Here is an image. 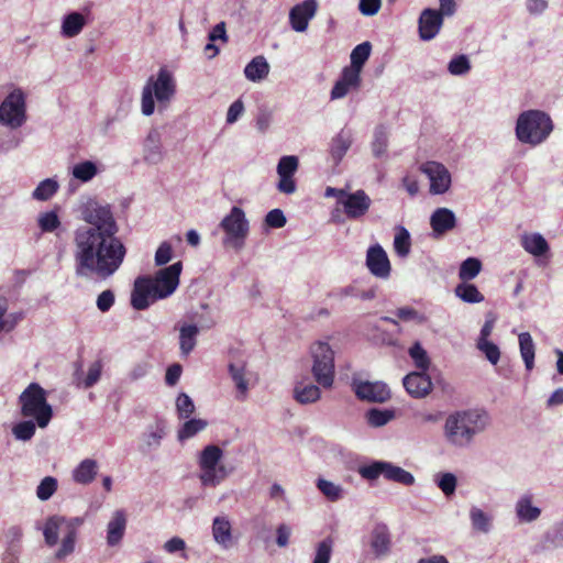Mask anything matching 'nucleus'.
<instances>
[{
  "instance_id": "58",
  "label": "nucleus",
  "mask_w": 563,
  "mask_h": 563,
  "mask_svg": "<svg viewBox=\"0 0 563 563\" xmlns=\"http://www.w3.org/2000/svg\"><path fill=\"white\" fill-rule=\"evenodd\" d=\"M396 317L401 321L413 322L417 324L426 322V317L411 307H401L397 309Z\"/></svg>"
},
{
  "instance_id": "46",
  "label": "nucleus",
  "mask_w": 563,
  "mask_h": 563,
  "mask_svg": "<svg viewBox=\"0 0 563 563\" xmlns=\"http://www.w3.org/2000/svg\"><path fill=\"white\" fill-rule=\"evenodd\" d=\"M36 421L33 419L23 420L12 427V434L15 440L30 441L36 432Z\"/></svg>"
},
{
  "instance_id": "30",
  "label": "nucleus",
  "mask_w": 563,
  "mask_h": 563,
  "mask_svg": "<svg viewBox=\"0 0 563 563\" xmlns=\"http://www.w3.org/2000/svg\"><path fill=\"white\" fill-rule=\"evenodd\" d=\"M394 231V252L400 260H406L410 255L412 245L410 232L402 225H396Z\"/></svg>"
},
{
  "instance_id": "7",
  "label": "nucleus",
  "mask_w": 563,
  "mask_h": 563,
  "mask_svg": "<svg viewBox=\"0 0 563 563\" xmlns=\"http://www.w3.org/2000/svg\"><path fill=\"white\" fill-rule=\"evenodd\" d=\"M21 416L32 418L38 428H46L53 418V408L47 401L46 390L37 383H31L18 399Z\"/></svg>"
},
{
  "instance_id": "56",
  "label": "nucleus",
  "mask_w": 563,
  "mask_h": 563,
  "mask_svg": "<svg viewBox=\"0 0 563 563\" xmlns=\"http://www.w3.org/2000/svg\"><path fill=\"white\" fill-rule=\"evenodd\" d=\"M37 223L43 232H53L60 225L59 218L55 211L40 213Z\"/></svg>"
},
{
  "instance_id": "31",
  "label": "nucleus",
  "mask_w": 563,
  "mask_h": 563,
  "mask_svg": "<svg viewBox=\"0 0 563 563\" xmlns=\"http://www.w3.org/2000/svg\"><path fill=\"white\" fill-rule=\"evenodd\" d=\"M521 246L533 256H543L549 250V243L540 233H526L521 236Z\"/></svg>"
},
{
  "instance_id": "47",
  "label": "nucleus",
  "mask_w": 563,
  "mask_h": 563,
  "mask_svg": "<svg viewBox=\"0 0 563 563\" xmlns=\"http://www.w3.org/2000/svg\"><path fill=\"white\" fill-rule=\"evenodd\" d=\"M482 269V263L476 257H468L463 261L459 269V278L462 282H468L474 279Z\"/></svg>"
},
{
  "instance_id": "42",
  "label": "nucleus",
  "mask_w": 563,
  "mask_h": 563,
  "mask_svg": "<svg viewBox=\"0 0 563 563\" xmlns=\"http://www.w3.org/2000/svg\"><path fill=\"white\" fill-rule=\"evenodd\" d=\"M470 519L474 530L488 533L492 529V516L481 508L473 506L470 510Z\"/></svg>"
},
{
  "instance_id": "1",
  "label": "nucleus",
  "mask_w": 563,
  "mask_h": 563,
  "mask_svg": "<svg viewBox=\"0 0 563 563\" xmlns=\"http://www.w3.org/2000/svg\"><path fill=\"white\" fill-rule=\"evenodd\" d=\"M86 223L74 232V269L81 279H108L124 262L126 247L118 236L111 207L89 199L81 209Z\"/></svg>"
},
{
  "instance_id": "10",
  "label": "nucleus",
  "mask_w": 563,
  "mask_h": 563,
  "mask_svg": "<svg viewBox=\"0 0 563 563\" xmlns=\"http://www.w3.org/2000/svg\"><path fill=\"white\" fill-rule=\"evenodd\" d=\"M26 121L25 95L16 88L0 104V124L11 129L22 126Z\"/></svg>"
},
{
  "instance_id": "2",
  "label": "nucleus",
  "mask_w": 563,
  "mask_h": 563,
  "mask_svg": "<svg viewBox=\"0 0 563 563\" xmlns=\"http://www.w3.org/2000/svg\"><path fill=\"white\" fill-rule=\"evenodd\" d=\"M181 269V262H177L159 269L153 277H137L131 292V306L135 310H145L153 302L173 295L179 285Z\"/></svg>"
},
{
  "instance_id": "15",
  "label": "nucleus",
  "mask_w": 563,
  "mask_h": 563,
  "mask_svg": "<svg viewBox=\"0 0 563 563\" xmlns=\"http://www.w3.org/2000/svg\"><path fill=\"white\" fill-rule=\"evenodd\" d=\"M318 3L316 0H305L296 4L289 12V23L294 31L305 32L309 21L316 15Z\"/></svg>"
},
{
  "instance_id": "24",
  "label": "nucleus",
  "mask_w": 563,
  "mask_h": 563,
  "mask_svg": "<svg viewBox=\"0 0 563 563\" xmlns=\"http://www.w3.org/2000/svg\"><path fill=\"white\" fill-rule=\"evenodd\" d=\"M402 384L407 393L415 398L424 397L432 387L430 377L424 373L418 372L406 375L402 379Z\"/></svg>"
},
{
  "instance_id": "3",
  "label": "nucleus",
  "mask_w": 563,
  "mask_h": 563,
  "mask_svg": "<svg viewBox=\"0 0 563 563\" xmlns=\"http://www.w3.org/2000/svg\"><path fill=\"white\" fill-rule=\"evenodd\" d=\"M489 421V415L483 408L455 410L445 418L443 437L451 446L465 449L486 430Z\"/></svg>"
},
{
  "instance_id": "53",
  "label": "nucleus",
  "mask_w": 563,
  "mask_h": 563,
  "mask_svg": "<svg viewBox=\"0 0 563 563\" xmlns=\"http://www.w3.org/2000/svg\"><path fill=\"white\" fill-rule=\"evenodd\" d=\"M358 473L367 481L377 479L382 474L387 473V462L380 461L374 462L369 465L360 466Z\"/></svg>"
},
{
  "instance_id": "40",
  "label": "nucleus",
  "mask_w": 563,
  "mask_h": 563,
  "mask_svg": "<svg viewBox=\"0 0 563 563\" xmlns=\"http://www.w3.org/2000/svg\"><path fill=\"white\" fill-rule=\"evenodd\" d=\"M199 329L195 324L183 323L179 327V345L181 352H190L196 345Z\"/></svg>"
},
{
  "instance_id": "54",
  "label": "nucleus",
  "mask_w": 563,
  "mask_h": 563,
  "mask_svg": "<svg viewBox=\"0 0 563 563\" xmlns=\"http://www.w3.org/2000/svg\"><path fill=\"white\" fill-rule=\"evenodd\" d=\"M389 481L399 483L405 486H411L415 484V476L400 466H396L389 463Z\"/></svg>"
},
{
  "instance_id": "45",
  "label": "nucleus",
  "mask_w": 563,
  "mask_h": 563,
  "mask_svg": "<svg viewBox=\"0 0 563 563\" xmlns=\"http://www.w3.org/2000/svg\"><path fill=\"white\" fill-rule=\"evenodd\" d=\"M207 426L208 422L203 419H190L186 421L178 430L177 438L180 442H183L203 431Z\"/></svg>"
},
{
  "instance_id": "26",
  "label": "nucleus",
  "mask_w": 563,
  "mask_h": 563,
  "mask_svg": "<svg viewBox=\"0 0 563 563\" xmlns=\"http://www.w3.org/2000/svg\"><path fill=\"white\" fill-rule=\"evenodd\" d=\"M430 225L437 236L446 233L456 225V217L451 209L438 208L430 217Z\"/></svg>"
},
{
  "instance_id": "16",
  "label": "nucleus",
  "mask_w": 563,
  "mask_h": 563,
  "mask_svg": "<svg viewBox=\"0 0 563 563\" xmlns=\"http://www.w3.org/2000/svg\"><path fill=\"white\" fill-rule=\"evenodd\" d=\"M84 367V361L77 362L75 364L74 383L77 387L88 389L99 382L103 368V363L100 358H98L88 364L87 371H85Z\"/></svg>"
},
{
  "instance_id": "8",
  "label": "nucleus",
  "mask_w": 563,
  "mask_h": 563,
  "mask_svg": "<svg viewBox=\"0 0 563 563\" xmlns=\"http://www.w3.org/2000/svg\"><path fill=\"white\" fill-rule=\"evenodd\" d=\"M222 457V449L214 444L205 446L200 452L198 456L199 479L203 486L216 487L229 476L228 468L220 464Z\"/></svg>"
},
{
  "instance_id": "62",
  "label": "nucleus",
  "mask_w": 563,
  "mask_h": 563,
  "mask_svg": "<svg viewBox=\"0 0 563 563\" xmlns=\"http://www.w3.org/2000/svg\"><path fill=\"white\" fill-rule=\"evenodd\" d=\"M382 7V0H360L358 10L365 16L375 15Z\"/></svg>"
},
{
  "instance_id": "25",
  "label": "nucleus",
  "mask_w": 563,
  "mask_h": 563,
  "mask_svg": "<svg viewBox=\"0 0 563 563\" xmlns=\"http://www.w3.org/2000/svg\"><path fill=\"white\" fill-rule=\"evenodd\" d=\"M366 266L377 277L387 276V254L382 245L375 244L367 250Z\"/></svg>"
},
{
  "instance_id": "36",
  "label": "nucleus",
  "mask_w": 563,
  "mask_h": 563,
  "mask_svg": "<svg viewBox=\"0 0 563 563\" xmlns=\"http://www.w3.org/2000/svg\"><path fill=\"white\" fill-rule=\"evenodd\" d=\"M269 64L262 55L255 56L244 68L246 79L258 82L265 79L269 74Z\"/></svg>"
},
{
  "instance_id": "37",
  "label": "nucleus",
  "mask_w": 563,
  "mask_h": 563,
  "mask_svg": "<svg viewBox=\"0 0 563 563\" xmlns=\"http://www.w3.org/2000/svg\"><path fill=\"white\" fill-rule=\"evenodd\" d=\"M496 317L493 313L486 314V320L481 329L477 340V349L479 352H499L498 346L488 340L495 327Z\"/></svg>"
},
{
  "instance_id": "32",
  "label": "nucleus",
  "mask_w": 563,
  "mask_h": 563,
  "mask_svg": "<svg viewBox=\"0 0 563 563\" xmlns=\"http://www.w3.org/2000/svg\"><path fill=\"white\" fill-rule=\"evenodd\" d=\"M368 545L372 553L376 556H383L387 551V526L377 523L368 536Z\"/></svg>"
},
{
  "instance_id": "44",
  "label": "nucleus",
  "mask_w": 563,
  "mask_h": 563,
  "mask_svg": "<svg viewBox=\"0 0 563 563\" xmlns=\"http://www.w3.org/2000/svg\"><path fill=\"white\" fill-rule=\"evenodd\" d=\"M59 185L53 178L42 180L32 192V198L37 201L51 199L58 190Z\"/></svg>"
},
{
  "instance_id": "52",
  "label": "nucleus",
  "mask_w": 563,
  "mask_h": 563,
  "mask_svg": "<svg viewBox=\"0 0 563 563\" xmlns=\"http://www.w3.org/2000/svg\"><path fill=\"white\" fill-rule=\"evenodd\" d=\"M448 70L453 76H463L471 70L470 58L464 55H455L448 64Z\"/></svg>"
},
{
  "instance_id": "18",
  "label": "nucleus",
  "mask_w": 563,
  "mask_h": 563,
  "mask_svg": "<svg viewBox=\"0 0 563 563\" xmlns=\"http://www.w3.org/2000/svg\"><path fill=\"white\" fill-rule=\"evenodd\" d=\"M419 36L422 41L434 38L443 24L442 14L435 9H424L418 21Z\"/></svg>"
},
{
  "instance_id": "57",
  "label": "nucleus",
  "mask_w": 563,
  "mask_h": 563,
  "mask_svg": "<svg viewBox=\"0 0 563 563\" xmlns=\"http://www.w3.org/2000/svg\"><path fill=\"white\" fill-rule=\"evenodd\" d=\"M176 409L180 419H187L194 413L195 404L186 393H180L176 399Z\"/></svg>"
},
{
  "instance_id": "13",
  "label": "nucleus",
  "mask_w": 563,
  "mask_h": 563,
  "mask_svg": "<svg viewBox=\"0 0 563 563\" xmlns=\"http://www.w3.org/2000/svg\"><path fill=\"white\" fill-rule=\"evenodd\" d=\"M299 159L295 155L283 156L277 164V174L279 181L277 189L286 195H291L296 191L297 186L294 175L298 170Z\"/></svg>"
},
{
  "instance_id": "33",
  "label": "nucleus",
  "mask_w": 563,
  "mask_h": 563,
  "mask_svg": "<svg viewBox=\"0 0 563 563\" xmlns=\"http://www.w3.org/2000/svg\"><path fill=\"white\" fill-rule=\"evenodd\" d=\"M98 463L92 459L82 460L73 471V479L82 485L95 481L98 473Z\"/></svg>"
},
{
  "instance_id": "50",
  "label": "nucleus",
  "mask_w": 563,
  "mask_h": 563,
  "mask_svg": "<svg viewBox=\"0 0 563 563\" xmlns=\"http://www.w3.org/2000/svg\"><path fill=\"white\" fill-rule=\"evenodd\" d=\"M387 148V129L382 124L378 125L374 132V140L372 142V153L376 158L385 155Z\"/></svg>"
},
{
  "instance_id": "48",
  "label": "nucleus",
  "mask_w": 563,
  "mask_h": 563,
  "mask_svg": "<svg viewBox=\"0 0 563 563\" xmlns=\"http://www.w3.org/2000/svg\"><path fill=\"white\" fill-rule=\"evenodd\" d=\"M434 483L446 497H450L456 490L457 478L453 473L450 472L438 473L434 475Z\"/></svg>"
},
{
  "instance_id": "28",
  "label": "nucleus",
  "mask_w": 563,
  "mask_h": 563,
  "mask_svg": "<svg viewBox=\"0 0 563 563\" xmlns=\"http://www.w3.org/2000/svg\"><path fill=\"white\" fill-rule=\"evenodd\" d=\"M165 435L166 422L164 420H156L142 435L143 449L146 451L158 449Z\"/></svg>"
},
{
  "instance_id": "4",
  "label": "nucleus",
  "mask_w": 563,
  "mask_h": 563,
  "mask_svg": "<svg viewBox=\"0 0 563 563\" xmlns=\"http://www.w3.org/2000/svg\"><path fill=\"white\" fill-rule=\"evenodd\" d=\"M176 95V80L166 68H159L155 76L147 78L141 92V112L151 117L155 110H166Z\"/></svg>"
},
{
  "instance_id": "60",
  "label": "nucleus",
  "mask_w": 563,
  "mask_h": 563,
  "mask_svg": "<svg viewBox=\"0 0 563 563\" xmlns=\"http://www.w3.org/2000/svg\"><path fill=\"white\" fill-rule=\"evenodd\" d=\"M286 217L280 209H273L265 216V224L268 228L280 229L286 224Z\"/></svg>"
},
{
  "instance_id": "49",
  "label": "nucleus",
  "mask_w": 563,
  "mask_h": 563,
  "mask_svg": "<svg viewBox=\"0 0 563 563\" xmlns=\"http://www.w3.org/2000/svg\"><path fill=\"white\" fill-rule=\"evenodd\" d=\"M317 487L322 495L330 501H338L343 497V488L333 482L319 478L317 481Z\"/></svg>"
},
{
  "instance_id": "63",
  "label": "nucleus",
  "mask_w": 563,
  "mask_h": 563,
  "mask_svg": "<svg viewBox=\"0 0 563 563\" xmlns=\"http://www.w3.org/2000/svg\"><path fill=\"white\" fill-rule=\"evenodd\" d=\"M291 532V527L287 523L278 525L276 528V544L279 548H286L289 544Z\"/></svg>"
},
{
  "instance_id": "61",
  "label": "nucleus",
  "mask_w": 563,
  "mask_h": 563,
  "mask_svg": "<svg viewBox=\"0 0 563 563\" xmlns=\"http://www.w3.org/2000/svg\"><path fill=\"white\" fill-rule=\"evenodd\" d=\"M173 249L168 242H163L155 253V264L162 266L172 260Z\"/></svg>"
},
{
  "instance_id": "11",
  "label": "nucleus",
  "mask_w": 563,
  "mask_h": 563,
  "mask_svg": "<svg viewBox=\"0 0 563 563\" xmlns=\"http://www.w3.org/2000/svg\"><path fill=\"white\" fill-rule=\"evenodd\" d=\"M419 169L430 181V194L443 195L450 189L452 183L451 174L442 163L428 161L421 164Z\"/></svg>"
},
{
  "instance_id": "39",
  "label": "nucleus",
  "mask_w": 563,
  "mask_h": 563,
  "mask_svg": "<svg viewBox=\"0 0 563 563\" xmlns=\"http://www.w3.org/2000/svg\"><path fill=\"white\" fill-rule=\"evenodd\" d=\"M454 294L457 298L467 303H479L485 299L478 288L467 282L459 284L454 289Z\"/></svg>"
},
{
  "instance_id": "5",
  "label": "nucleus",
  "mask_w": 563,
  "mask_h": 563,
  "mask_svg": "<svg viewBox=\"0 0 563 563\" xmlns=\"http://www.w3.org/2000/svg\"><path fill=\"white\" fill-rule=\"evenodd\" d=\"M84 523L80 517H64L59 515L49 516L43 526L45 544L49 548L57 545L62 536L60 545L55 552L59 561L74 553L78 537V529Z\"/></svg>"
},
{
  "instance_id": "34",
  "label": "nucleus",
  "mask_w": 563,
  "mask_h": 563,
  "mask_svg": "<svg viewBox=\"0 0 563 563\" xmlns=\"http://www.w3.org/2000/svg\"><path fill=\"white\" fill-rule=\"evenodd\" d=\"M229 372L243 399L249 389V376L251 373L246 369V365L242 361L231 362L229 364Z\"/></svg>"
},
{
  "instance_id": "64",
  "label": "nucleus",
  "mask_w": 563,
  "mask_h": 563,
  "mask_svg": "<svg viewBox=\"0 0 563 563\" xmlns=\"http://www.w3.org/2000/svg\"><path fill=\"white\" fill-rule=\"evenodd\" d=\"M335 349H339L336 340L334 338L327 336L314 342L311 346V352H333Z\"/></svg>"
},
{
  "instance_id": "6",
  "label": "nucleus",
  "mask_w": 563,
  "mask_h": 563,
  "mask_svg": "<svg viewBox=\"0 0 563 563\" xmlns=\"http://www.w3.org/2000/svg\"><path fill=\"white\" fill-rule=\"evenodd\" d=\"M553 131L551 117L542 110L522 111L516 121L515 134L522 144L537 146L543 143Z\"/></svg>"
},
{
  "instance_id": "21",
  "label": "nucleus",
  "mask_w": 563,
  "mask_h": 563,
  "mask_svg": "<svg viewBox=\"0 0 563 563\" xmlns=\"http://www.w3.org/2000/svg\"><path fill=\"white\" fill-rule=\"evenodd\" d=\"M361 85V74L354 69L344 68L340 79L331 90V99L344 98L349 92L356 90Z\"/></svg>"
},
{
  "instance_id": "20",
  "label": "nucleus",
  "mask_w": 563,
  "mask_h": 563,
  "mask_svg": "<svg viewBox=\"0 0 563 563\" xmlns=\"http://www.w3.org/2000/svg\"><path fill=\"white\" fill-rule=\"evenodd\" d=\"M354 142V132L351 129L343 128L330 141L329 153L331 158L340 163Z\"/></svg>"
},
{
  "instance_id": "27",
  "label": "nucleus",
  "mask_w": 563,
  "mask_h": 563,
  "mask_svg": "<svg viewBox=\"0 0 563 563\" xmlns=\"http://www.w3.org/2000/svg\"><path fill=\"white\" fill-rule=\"evenodd\" d=\"M320 387L312 383L297 382L292 389V397L300 405L316 404L321 398Z\"/></svg>"
},
{
  "instance_id": "59",
  "label": "nucleus",
  "mask_w": 563,
  "mask_h": 563,
  "mask_svg": "<svg viewBox=\"0 0 563 563\" xmlns=\"http://www.w3.org/2000/svg\"><path fill=\"white\" fill-rule=\"evenodd\" d=\"M114 292L111 289H106L98 295L96 305L101 312H108L114 305Z\"/></svg>"
},
{
  "instance_id": "41",
  "label": "nucleus",
  "mask_w": 563,
  "mask_h": 563,
  "mask_svg": "<svg viewBox=\"0 0 563 563\" xmlns=\"http://www.w3.org/2000/svg\"><path fill=\"white\" fill-rule=\"evenodd\" d=\"M371 48L369 42H363L356 45L351 53V65L346 68L354 69L356 73L361 74L363 65L369 57Z\"/></svg>"
},
{
  "instance_id": "17",
  "label": "nucleus",
  "mask_w": 563,
  "mask_h": 563,
  "mask_svg": "<svg viewBox=\"0 0 563 563\" xmlns=\"http://www.w3.org/2000/svg\"><path fill=\"white\" fill-rule=\"evenodd\" d=\"M352 388L361 400H367L372 402H384L387 399L386 385L379 382H362L357 378H353Z\"/></svg>"
},
{
  "instance_id": "38",
  "label": "nucleus",
  "mask_w": 563,
  "mask_h": 563,
  "mask_svg": "<svg viewBox=\"0 0 563 563\" xmlns=\"http://www.w3.org/2000/svg\"><path fill=\"white\" fill-rule=\"evenodd\" d=\"M543 549L563 548V519L554 522L542 536Z\"/></svg>"
},
{
  "instance_id": "9",
  "label": "nucleus",
  "mask_w": 563,
  "mask_h": 563,
  "mask_svg": "<svg viewBox=\"0 0 563 563\" xmlns=\"http://www.w3.org/2000/svg\"><path fill=\"white\" fill-rule=\"evenodd\" d=\"M220 227L225 233L223 244L234 250H241L249 235L250 224L245 212L240 207H233L222 219Z\"/></svg>"
},
{
  "instance_id": "29",
  "label": "nucleus",
  "mask_w": 563,
  "mask_h": 563,
  "mask_svg": "<svg viewBox=\"0 0 563 563\" xmlns=\"http://www.w3.org/2000/svg\"><path fill=\"white\" fill-rule=\"evenodd\" d=\"M87 21L80 12H70L63 18L60 33L66 38H71L80 34L86 26Z\"/></svg>"
},
{
  "instance_id": "12",
  "label": "nucleus",
  "mask_w": 563,
  "mask_h": 563,
  "mask_svg": "<svg viewBox=\"0 0 563 563\" xmlns=\"http://www.w3.org/2000/svg\"><path fill=\"white\" fill-rule=\"evenodd\" d=\"M165 157L163 134L158 128H151L142 143V159L148 166H157Z\"/></svg>"
},
{
  "instance_id": "55",
  "label": "nucleus",
  "mask_w": 563,
  "mask_h": 563,
  "mask_svg": "<svg viewBox=\"0 0 563 563\" xmlns=\"http://www.w3.org/2000/svg\"><path fill=\"white\" fill-rule=\"evenodd\" d=\"M333 550V541L327 538L319 542L316 548V554L312 563H329Z\"/></svg>"
},
{
  "instance_id": "23",
  "label": "nucleus",
  "mask_w": 563,
  "mask_h": 563,
  "mask_svg": "<svg viewBox=\"0 0 563 563\" xmlns=\"http://www.w3.org/2000/svg\"><path fill=\"white\" fill-rule=\"evenodd\" d=\"M126 523L128 517L125 511L123 509L115 510L107 525V544L109 547H117L121 543Z\"/></svg>"
},
{
  "instance_id": "43",
  "label": "nucleus",
  "mask_w": 563,
  "mask_h": 563,
  "mask_svg": "<svg viewBox=\"0 0 563 563\" xmlns=\"http://www.w3.org/2000/svg\"><path fill=\"white\" fill-rule=\"evenodd\" d=\"M98 174L97 164L91 161L77 163L71 168V175L75 179L82 183L90 181Z\"/></svg>"
},
{
  "instance_id": "22",
  "label": "nucleus",
  "mask_w": 563,
  "mask_h": 563,
  "mask_svg": "<svg viewBox=\"0 0 563 563\" xmlns=\"http://www.w3.org/2000/svg\"><path fill=\"white\" fill-rule=\"evenodd\" d=\"M515 512L520 522L530 523L539 519L541 508L533 505V495L527 492L517 499Z\"/></svg>"
},
{
  "instance_id": "51",
  "label": "nucleus",
  "mask_w": 563,
  "mask_h": 563,
  "mask_svg": "<svg viewBox=\"0 0 563 563\" xmlns=\"http://www.w3.org/2000/svg\"><path fill=\"white\" fill-rule=\"evenodd\" d=\"M57 487V479L53 476H46L40 482L38 486L36 487V497L42 501H46L55 494Z\"/></svg>"
},
{
  "instance_id": "35",
  "label": "nucleus",
  "mask_w": 563,
  "mask_h": 563,
  "mask_svg": "<svg viewBox=\"0 0 563 563\" xmlns=\"http://www.w3.org/2000/svg\"><path fill=\"white\" fill-rule=\"evenodd\" d=\"M212 537L222 548L227 549L232 541V527L227 517H216L212 522Z\"/></svg>"
},
{
  "instance_id": "14",
  "label": "nucleus",
  "mask_w": 563,
  "mask_h": 563,
  "mask_svg": "<svg viewBox=\"0 0 563 563\" xmlns=\"http://www.w3.org/2000/svg\"><path fill=\"white\" fill-rule=\"evenodd\" d=\"M312 375L319 386L330 389L334 383L333 354H316Z\"/></svg>"
},
{
  "instance_id": "19",
  "label": "nucleus",
  "mask_w": 563,
  "mask_h": 563,
  "mask_svg": "<svg viewBox=\"0 0 563 563\" xmlns=\"http://www.w3.org/2000/svg\"><path fill=\"white\" fill-rule=\"evenodd\" d=\"M371 200L363 190L353 194H346L341 198V206L349 218H360L366 213L369 208Z\"/></svg>"
}]
</instances>
